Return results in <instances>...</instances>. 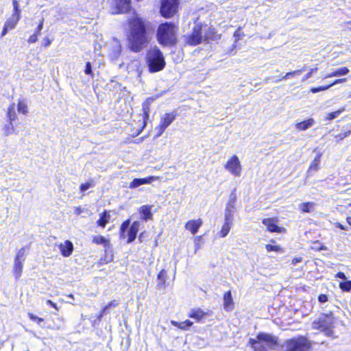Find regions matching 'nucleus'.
I'll use <instances>...</instances> for the list:
<instances>
[{
  "mask_svg": "<svg viewBox=\"0 0 351 351\" xmlns=\"http://www.w3.org/2000/svg\"><path fill=\"white\" fill-rule=\"evenodd\" d=\"M119 302L116 300H112L110 301L106 305H105L103 308L108 312V310L112 308H116L119 306Z\"/></svg>",
  "mask_w": 351,
  "mask_h": 351,
  "instance_id": "nucleus-42",
  "label": "nucleus"
},
{
  "mask_svg": "<svg viewBox=\"0 0 351 351\" xmlns=\"http://www.w3.org/2000/svg\"><path fill=\"white\" fill-rule=\"evenodd\" d=\"M17 110L19 113L24 115L28 113V106L26 102L23 99H19L17 103Z\"/></svg>",
  "mask_w": 351,
  "mask_h": 351,
  "instance_id": "nucleus-31",
  "label": "nucleus"
},
{
  "mask_svg": "<svg viewBox=\"0 0 351 351\" xmlns=\"http://www.w3.org/2000/svg\"><path fill=\"white\" fill-rule=\"evenodd\" d=\"M112 14H122L130 12L132 10L131 0H112L110 5Z\"/></svg>",
  "mask_w": 351,
  "mask_h": 351,
  "instance_id": "nucleus-12",
  "label": "nucleus"
},
{
  "mask_svg": "<svg viewBox=\"0 0 351 351\" xmlns=\"http://www.w3.org/2000/svg\"><path fill=\"white\" fill-rule=\"evenodd\" d=\"M224 168L234 177H240L242 172V166L237 156H232L224 165Z\"/></svg>",
  "mask_w": 351,
  "mask_h": 351,
  "instance_id": "nucleus-13",
  "label": "nucleus"
},
{
  "mask_svg": "<svg viewBox=\"0 0 351 351\" xmlns=\"http://www.w3.org/2000/svg\"><path fill=\"white\" fill-rule=\"evenodd\" d=\"M28 317L33 322H36L37 324L40 325L42 322L45 321V319L43 317H39L36 315H35L32 313H28L27 314Z\"/></svg>",
  "mask_w": 351,
  "mask_h": 351,
  "instance_id": "nucleus-37",
  "label": "nucleus"
},
{
  "mask_svg": "<svg viewBox=\"0 0 351 351\" xmlns=\"http://www.w3.org/2000/svg\"><path fill=\"white\" fill-rule=\"evenodd\" d=\"M92 242L96 245H102L104 247V252L106 253L110 248V241L101 235H95L92 237Z\"/></svg>",
  "mask_w": 351,
  "mask_h": 351,
  "instance_id": "nucleus-22",
  "label": "nucleus"
},
{
  "mask_svg": "<svg viewBox=\"0 0 351 351\" xmlns=\"http://www.w3.org/2000/svg\"><path fill=\"white\" fill-rule=\"evenodd\" d=\"M335 226L337 228H339L341 229V230H347V228L345 226H343L341 223H338V222L335 223Z\"/></svg>",
  "mask_w": 351,
  "mask_h": 351,
  "instance_id": "nucleus-61",
  "label": "nucleus"
},
{
  "mask_svg": "<svg viewBox=\"0 0 351 351\" xmlns=\"http://www.w3.org/2000/svg\"><path fill=\"white\" fill-rule=\"evenodd\" d=\"M47 328H49V329H51V330H58V329H59V327L57 326L54 324L52 326H48Z\"/></svg>",
  "mask_w": 351,
  "mask_h": 351,
  "instance_id": "nucleus-63",
  "label": "nucleus"
},
{
  "mask_svg": "<svg viewBox=\"0 0 351 351\" xmlns=\"http://www.w3.org/2000/svg\"><path fill=\"white\" fill-rule=\"evenodd\" d=\"M302 261L301 258H295L292 261L293 265H295L297 263H299Z\"/></svg>",
  "mask_w": 351,
  "mask_h": 351,
  "instance_id": "nucleus-64",
  "label": "nucleus"
},
{
  "mask_svg": "<svg viewBox=\"0 0 351 351\" xmlns=\"http://www.w3.org/2000/svg\"><path fill=\"white\" fill-rule=\"evenodd\" d=\"M13 5V11L11 16L14 18H16L18 19H21V9L19 7V3L18 0H12V1Z\"/></svg>",
  "mask_w": 351,
  "mask_h": 351,
  "instance_id": "nucleus-30",
  "label": "nucleus"
},
{
  "mask_svg": "<svg viewBox=\"0 0 351 351\" xmlns=\"http://www.w3.org/2000/svg\"><path fill=\"white\" fill-rule=\"evenodd\" d=\"M205 40H213L215 38V32L213 29L208 28V30L203 35Z\"/></svg>",
  "mask_w": 351,
  "mask_h": 351,
  "instance_id": "nucleus-33",
  "label": "nucleus"
},
{
  "mask_svg": "<svg viewBox=\"0 0 351 351\" xmlns=\"http://www.w3.org/2000/svg\"><path fill=\"white\" fill-rule=\"evenodd\" d=\"M179 26L174 22L160 23L156 30V40L162 47H174L178 43Z\"/></svg>",
  "mask_w": 351,
  "mask_h": 351,
  "instance_id": "nucleus-2",
  "label": "nucleus"
},
{
  "mask_svg": "<svg viewBox=\"0 0 351 351\" xmlns=\"http://www.w3.org/2000/svg\"><path fill=\"white\" fill-rule=\"evenodd\" d=\"M333 324L334 317L330 313L322 315L317 321L313 322V325L314 328L319 329L329 334L333 327Z\"/></svg>",
  "mask_w": 351,
  "mask_h": 351,
  "instance_id": "nucleus-11",
  "label": "nucleus"
},
{
  "mask_svg": "<svg viewBox=\"0 0 351 351\" xmlns=\"http://www.w3.org/2000/svg\"><path fill=\"white\" fill-rule=\"evenodd\" d=\"M344 25L346 27V28L351 31V20L350 21H346L344 23Z\"/></svg>",
  "mask_w": 351,
  "mask_h": 351,
  "instance_id": "nucleus-62",
  "label": "nucleus"
},
{
  "mask_svg": "<svg viewBox=\"0 0 351 351\" xmlns=\"http://www.w3.org/2000/svg\"><path fill=\"white\" fill-rule=\"evenodd\" d=\"M237 195L235 189L230 193L225 212V223L221 230V237H226L229 232L232 224V214L234 211Z\"/></svg>",
  "mask_w": 351,
  "mask_h": 351,
  "instance_id": "nucleus-6",
  "label": "nucleus"
},
{
  "mask_svg": "<svg viewBox=\"0 0 351 351\" xmlns=\"http://www.w3.org/2000/svg\"><path fill=\"white\" fill-rule=\"evenodd\" d=\"M43 25H44V19H41L36 29H40L42 31V29L43 28Z\"/></svg>",
  "mask_w": 351,
  "mask_h": 351,
  "instance_id": "nucleus-58",
  "label": "nucleus"
},
{
  "mask_svg": "<svg viewBox=\"0 0 351 351\" xmlns=\"http://www.w3.org/2000/svg\"><path fill=\"white\" fill-rule=\"evenodd\" d=\"M265 247L268 252H271V251L278 252L280 250V247L278 245H273L267 244V245H266Z\"/></svg>",
  "mask_w": 351,
  "mask_h": 351,
  "instance_id": "nucleus-48",
  "label": "nucleus"
},
{
  "mask_svg": "<svg viewBox=\"0 0 351 351\" xmlns=\"http://www.w3.org/2000/svg\"><path fill=\"white\" fill-rule=\"evenodd\" d=\"M113 260V254H108L107 252L105 253V255L100 258L99 263L101 265L108 264Z\"/></svg>",
  "mask_w": 351,
  "mask_h": 351,
  "instance_id": "nucleus-34",
  "label": "nucleus"
},
{
  "mask_svg": "<svg viewBox=\"0 0 351 351\" xmlns=\"http://www.w3.org/2000/svg\"><path fill=\"white\" fill-rule=\"evenodd\" d=\"M249 344L254 351H271L278 345V338L268 333L261 332L256 339H250Z\"/></svg>",
  "mask_w": 351,
  "mask_h": 351,
  "instance_id": "nucleus-4",
  "label": "nucleus"
},
{
  "mask_svg": "<svg viewBox=\"0 0 351 351\" xmlns=\"http://www.w3.org/2000/svg\"><path fill=\"white\" fill-rule=\"evenodd\" d=\"M350 134V131H348L343 133H341L337 136H335L336 141L339 142L340 141L344 139L345 138L348 137Z\"/></svg>",
  "mask_w": 351,
  "mask_h": 351,
  "instance_id": "nucleus-47",
  "label": "nucleus"
},
{
  "mask_svg": "<svg viewBox=\"0 0 351 351\" xmlns=\"http://www.w3.org/2000/svg\"><path fill=\"white\" fill-rule=\"evenodd\" d=\"M60 254L64 257L70 256L73 251V243L69 240H66L63 243H60L58 245Z\"/></svg>",
  "mask_w": 351,
  "mask_h": 351,
  "instance_id": "nucleus-20",
  "label": "nucleus"
},
{
  "mask_svg": "<svg viewBox=\"0 0 351 351\" xmlns=\"http://www.w3.org/2000/svg\"><path fill=\"white\" fill-rule=\"evenodd\" d=\"M315 206V203L313 202H305L299 205L300 209L304 213H310L313 210Z\"/></svg>",
  "mask_w": 351,
  "mask_h": 351,
  "instance_id": "nucleus-32",
  "label": "nucleus"
},
{
  "mask_svg": "<svg viewBox=\"0 0 351 351\" xmlns=\"http://www.w3.org/2000/svg\"><path fill=\"white\" fill-rule=\"evenodd\" d=\"M346 81H347L346 78L337 79V80H335L333 82V83H332L331 84H332V86H333V85H335V84H338L346 82Z\"/></svg>",
  "mask_w": 351,
  "mask_h": 351,
  "instance_id": "nucleus-56",
  "label": "nucleus"
},
{
  "mask_svg": "<svg viewBox=\"0 0 351 351\" xmlns=\"http://www.w3.org/2000/svg\"><path fill=\"white\" fill-rule=\"evenodd\" d=\"M46 303L57 311L59 309V307L57 306V304L51 300H47Z\"/></svg>",
  "mask_w": 351,
  "mask_h": 351,
  "instance_id": "nucleus-55",
  "label": "nucleus"
},
{
  "mask_svg": "<svg viewBox=\"0 0 351 351\" xmlns=\"http://www.w3.org/2000/svg\"><path fill=\"white\" fill-rule=\"evenodd\" d=\"M202 225V220L201 219H191L186 221L184 225L186 230H189L192 234H195L199 228Z\"/></svg>",
  "mask_w": 351,
  "mask_h": 351,
  "instance_id": "nucleus-19",
  "label": "nucleus"
},
{
  "mask_svg": "<svg viewBox=\"0 0 351 351\" xmlns=\"http://www.w3.org/2000/svg\"><path fill=\"white\" fill-rule=\"evenodd\" d=\"M262 222L267 227V230L271 232L282 233L285 231L284 228H280L277 225L276 219L267 218L264 219Z\"/></svg>",
  "mask_w": 351,
  "mask_h": 351,
  "instance_id": "nucleus-16",
  "label": "nucleus"
},
{
  "mask_svg": "<svg viewBox=\"0 0 351 351\" xmlns=\"http://www.w3.org/2000/svg\"><path fill=\"white\" fill-rule=\"evenodd\" d=\"M145 60L147 69L151 73L163 70L166 65L165 57L158 47H154L147 51Z\"/></svg>",
  "mask_w": 351,
  "mask_h": 351,
  "instance_id": "nucleus-3",
  "label": "nucleus"
},
{
  "mask_svg": "<svg viewBox=\"0 0 351 351\" xmlns=\"http://www.w3.org/2000/svg\"><path fill=\"white\" fill-rule=\"evenodd\" d=\"M171 324L180 330H187L193 326V322L189 319H186L185 321L180 322L171 320Z\"/></svg>",
  "mask_w": 351,
  "mask_h": 351,
  "instance_id": "nucleus-26",
  "label": "nucleus"
},
{
  "mask_svg": "<svg viewBox=\"0 0 351 351\" xmlns=\"http://www.w3.org/2000/svg\"><path fill=\"white\" fill-rule=\"evenodd\" d=\"M304 71H305V67H302L301 69L295 70L293 71L288 72L286 73V75L282 78L284 80H287L291 77L294 76L295 75H299L302 73Z\"/></svg>",
  "mask_w": 351,
  "mask_h": 351,
  "instance_id": "nucleus-36",
  "label": "nucleus"
},
{
  "mask_svg": "<svg viewBox=\"0 0 351 351\" xmlns=\"http://www.w3.org/2000/svg\"><path fill=\"white\" fill-rule=\"evenodd\" d=\"M155 99L156 97H148L145 99V101L143 102L142 105L143 118V124L142 128H145L147 124V121L149 117L150 106Z\"/></svg>",
  "mask_w": 351,
  "mask_h": 351,
  "instance_id": "nucleus-18",
  "label": "nucleus"
},
{
  "mask_svg": "<svg viewBox=\"0 0 351 351\" xmlns=\"http://www.w3.org/2000/svg\"><path fill=\"white\" fill-rule=\"evenodd\" d=\"M140 226L138 221H134L130 224V219H125L119 226V238L126 239L127 243L133 242L137 237Z\"/></svg>",
  "mask_w": 351,
  "mask_h": 351,
  "instance_id": "nucleus-5",
  "label": "nucleus"
},
{
  "mask_svg": "<svg viewBox=\"0 0 351 351\" xmlns=\"http://www.w3.org/2000/svg\"><path fill=\"white\" fill-rule=\"evenodd\" d=\"M332 77H337V71H335L325 76V78H330Z\"/></svg>",
  "mask_w": 351,
  "mask_h": 351,
  "instance_id": "nucleus-60",
  "label": "nucleus"
},
{
  "mask_svg": "<svg viewBox=\"0 0 351 351\" xmlns=\"http://www.w3.org/2000/svg\"><path fill=\"white\" fill-rule=\"evenodd\" d=\"M336 71L338 77L347 75L349 73L350 70L348 69V68L343 66L339 68L338 69L336 70Z\"/></svg>",
  "mask_w": 351,
  "mask_h": 351,
  "instance_id": "nucleus-46",
  "label": "nucleus"
},
{
  "mask_svg": "<svg viewBox=\"0 0 351 351\" xmlns=\"http://www.w3.org/2000/svg\"><path fill=\"white\" fill-rule=\"evenodd\" d=\"M38 37L36 34H32L27 39V42L29 44L36 43L38 40Z\"/></svg>",
  "mask_w": 351,
  "mask_h": 351,
  "instance_id": "nucleus-51",
  "label": "nucleus"
},
{
  "mask_svg": "<svg viewBox=\"0 0 351 351\" xmlns=\"http://www.w3.org/2000/svg\"><path fill=\"white\" fill-rule=\"evenodd\" d=\"M179 0H162L160 12L166 19L172 17L178 10Z\"/></svg>",
  "mask_w": 351,
  "mask_h": 351,
  "instance_id": "nucleus-10",
  "label": "nucleus"
},
{
  "mask_svg": "<svg viewBox=\"0 0 351 351\" xmlns=\"http://www.w3.org/2000/svg\"><path fill=\"white\" fill-rule=\"evenodd\" d=\"M285 348L286 351H309L311 344L306 338L299 337L287 340Z\"/></svg>",
  "mask_w": 351,
  "mask_h": 351,
  "instance_id": "nucleus-8",
  "label": "nucleus"
},
{
  "mask_svg": "<svg viewBox=\"0 0 351 351\" xmlns=\"http://www.w3.org/2000/svg\"><path fill=\"white\" fill-rule=\"evenodd\" d=\"M85 74L90 75L91 77H94L93 72L92 71V65L90 62H87L86 63L85 69H84Z\"/></svg>",
  "mask_w": 351,
  "mask_h": 351,
  "instance_id": "nucleus-43",
  "label": "nucleus"
},
{
  "mask_svg": "<svg viewBox=\"0 0 351 351\" xmlns=\"http://www.w3.org/2000/svg\"><path fill=\"white\" fill-rule=\"evenodd\" d=\"M234 304L233 302L231 291H228L223 295V308L227 311H230L234 308Z\"/></svg>",
  "mask_w": 351,
  "mask_h": 351,
  "instance_id": "nucleus-25",
  "label": "nucleus"
},
{
  "mask_svg": "<svg viewBox=\"0 0 351 351\" xmlns=\"http://www.w3.org/2000/svg\"><path fill=\"white\" fill-rule=\"evenodd\" d=\"M25 256V248H21L15 258H14V263L12 269L13 276L16 280H19L21 276L23 271V261H24Z\"/></svg>",
  "mask_w": 351,
  "mask_h": 351,
  "instance_id": "nucleus-15",
  "label": "nucleus"
},
{
  "mask_svg": "<svg viewBox=\"0 0 351 351\" xmlns=\"http://www.w3.org/2000/svg\"><path fill=\"white\" fill-rule=\"evenodd\" d=\"M243 36V33L241 32L240 28H239L234 33V36L235 37V41H237L240 39L241 36Z\"/></svg>",
  "mask_w": 351,
  "mask_h": 351,
  "instance_id": "nucleus-52",
  "label": "nucleus"
},
{
  "mask_svg": "<svg viewBox=\"0 0 351 351\" xmlns=\"http://www.w3.org/2000/svg\"><path fill=\"white\" fill-rule=\"evenodd\" d=\"M125 35L129 51L139 53L146 48L151 41L150 23L135 12L126 21Z\"/></svg>",
  "mask_w": 351,
  "mask_h": 351,
  "instance_id": "nucleus-1",
  "label": "nucleus"
},
{
  "mask_svg": "<svg viewBox=\"0 0 351 351\" xmlns=\"http://www.w3.org/2000/svg\"><path fill=\"white\" fill-rule=\"evenodd\" d=\"M318 300L321 303H324V302L328 301V296L326 295H325V294H321L318 297Z\"/></svg>",
  "mask_w": 351,
  "mask_h": 351,
  "instance_id": "nucleus-54",
  "label": "nucleus"
},
{
  "mask_svg": "<svg viewBox=\"0 0 351 351\" xmlns=\"http://www.w3.org/2000/svg\"><path fill=\"white\" fill-rule=\"evenodd\" d=\"M159 179H160V177L154 176L141 178L143 184H151L152 182L156 181Z\"/></svg>",
  "mask_w": 351,
  "mask_h": 351,
  "instance_id": "nucleus-38",
  "label": "nucleus"
},
{
  "mask_svg": "<svg viewBox=\"0 0 351 351\" xmlns=\"http://www.w3.org/2000/svg\"><path fill=\"white\" fill-rule=\"evenodd\" d=\"M315 123V120L312 118L308 119L307 120L298 123L295 125V128L300 131H304L313 126Z\"/></svg>",
  "mask_w": 351,
  "mask_h": 351,
  "instance_id": "nucleus-29",
  "label": "nucleus"
},
{
  "mask_svg": "<svg viewBox=\"0 0 351 351\" xmlns=\"http://www.w3.org/2000/svg\"><path fill=\"white\" fill-rule=\"evenodd\" d=\"M51 43V40L48 37L46 36L43 38L42 41V46L45 48L48 47Z\"/></svg>",
  "mask_w": 351,
  "mask_h": 351,
  "instance_id": "nucleus-50",
  "label": "nucleus"
},
{
  "mask_svg": "<svg viewBox=\"0 0 351 351\" xmlns=\"http://www.w3.org/2000/svg\"><path fill=\"white\" fill-rule=\"evenodd\" d=\"M145 234H146V232H145V231H143V232H141L139 234V235H138V241H139L140 243H143V242H144V241H146V239H145Z\"/></svg>",
  "mask_w": 351,
  "mask_h": 351,
  "instance_id": "nucleus-53",
  "label": "nucleus"
},
{
  "mask_svg": "<svg viewBox=\"0 0 351 351\" xmlns=\"http://www.w3.org/2000/svg\"><path fill=\"white\" fill-rule=\"evenodd\" d=\"M143 185L141 178H134L132 182L130 183L129 187L130 189H135L138 187L139 186Z\"/></svg>",
  "mask_w": 351,
  "mask_h": 351,
  "instance_id": "nucleus-39",
  "label": "nucleus"
},
{
  "mask_svg": "<svg viewBox=\"0 0 351 351\" xmlns=\"http://www.w3.org/2000/svg\"><path fill=\"white\" fill-rule=\"evenodd\" d=\"M208 315L207 312L204 311L199 308H193L188 315L189 317L194 319L197 322L202 321Z\"/></svg>",
  "mask_w": 351,
  "mask_h": 351,
  "instance_id": "nucleus-23",
  "label": "nucleus"
},
{
  "mask_svg": "<svg viewBox=\"0 0 351 351\" xmlns=\"http://www.w3.org/2000/svg\"><path fill=\"white\" fill-rule=\"evenodd\" d=\"M95 183L93 181L86 182L85 183L81 184L80 186V189L82 192H84L88 190L90 187L94 186Z\"/></svg>",
  "mask_w": 351,
  "mask_h": 351,
  "instance_id": "nucleus-40",
  "label": "nucleus"
},
{
  "mask_svg": "<svg viewBox=\"0 0 351 351\" xmlns=\"http://www.w3.org/2000/svg\"><path fill=\"white\" fill-rule=\"evenodd\" d=\"M317 69H317V67H315V68H312V69H310V71H309V72H308V73H306V75L302 77V82H304V81H306V80H308L309 78H311V77L313 76V75L315 72H317Z\"/></svg>",
  "mask_w": 351,
  "mask_h": 351,
  "instance_id": "nucleus-44",
  "label": "nucleus"
},
{
  "mask_svg": "<svg viewBox=\"0 0 351 351\" xmlns=\"http://www.w3.org/2000/svg\"><path fill=\"white\" fill-rule=\"evenodd\" d=\"M152 205H143L138 209V213L141 220L147 221L153 219V213L152 211Z\"/></svg>",
  "mask_w": 351,
  "mask_h": 351,
  "instance_id": "nucleus-17",
  "label": "nucleus"
},
{
  "mask_svg": "<svg viewBox=\"0 0 351 351\" xmlns=\"http://www.w3.org/2000/svg\"><path fill=\"white\" fill-rule=\"evenodd\" d=\"M321 157L322 154L318 153L317 156L314 158L310 165V167L307 171V176H310L312 173L315 172L319 169Z\"/></svg>",
  "mask_w": 351,
  "mask_h": 351,
  "instance_id": "nucleus-27",
  "label": "nucleus"
},
{
  "mask_svg": "<svg viewBox=\"0 0 351 351\" xmlns=\"http://www.w3.org/2000/svg\"><path fill=\"white\" fill-rule=\"evenodd\" d=\"M332 86V84H329L328 86H319V87H316V88H312L311 89V91L313 93H317L320 92V91L326 90L328 89L329 88H330Z\"/></svg>",
  "mask_w": 351,
  "mask_h": 351,
  "instance_id": "nucleus-45",
  "label": "nucleus"
},
{
  "mask_svg": "<svg viewBox=\"0 0 351 351\" xmlns=\"http://www.w3.org/2000/svg\"><path fill=\"white\" fill-rule=\"evenodd\" d=\"M83 212V210L82 209L81 207L78 206V207H75L74 208V213L76 215H80Z\"/></svg>",
  "mask_w": 351,
  "mask_h": 351,
  "instance_id": "nucleus-57",
  "label": "nucleus"
},
{
  "mask_svg": "<svg viewBox=\"0 0 351 351\" xmlns=\"http://www.w3.org/2000/svg\"><path fill=\"white\" fill-rule=\"evenodd\" d=\"M7 124L3 127L5 135L9 136L12 134H17L16 127L20 124L19 118L16 112V106L14 103L10 104L6 112Z\"/></svg>",
  "mask_w": 351,
  "mask_h": 351,
  "instance_id": "nucleus-7",
  "label": "nucleus"
},
{
  "mask_svg": "<svg viewBox=\"0 0 351 351\" xmlns=\"http://www.w3.org/2000/svg\"><path fill=\"white\" fill-rule=\"evenodd\" d=\"M110 215L109 211L105 210L99 215V218L97 221L98 226L104 228L110 220Z\"/></svg>",
  "mask_w": 351,
  "mask_h": 351,
  "instance_id": "nucleus-28",
  "label": "nucleus"
},
{
  "mask_svg": "<svg viewBox=\"0 0 351 351\" xmlns=\"http://www.w3.org/2000/svg\"><path fill=\"white\" fill-rule=\"evenodd\" d=\"M19 21V19L12 16L8 18L4 23L1 32V37H3L5 35H6L8 31L13 29L16 26Z\"/></svg>",
  "mask_w": 351,
  "mask_h": 351,
  "instance_id": "nucleus-21",
  "label": "nucleus"
},
{
  "mask_svg": "<svg viewBox=\"0 0 351 351\" xmlns=\"http://www.w3.org/2000/svg\"><path fill=\"white\" fill-rule=\"evenodd\" d=\"M167 272L165 269H161L157 274V287L159 289H165L167 287Z\"/></svg>",
  "mask_w": 351,
  "mask_h": 351,
  "instance_id": "nucleus-24",
  "label": "nucleus"
},
{
  "mask_svg": "<svg viewBox=\"0 0 351 351\" xmlns=\"http://www.w3.org/2000/svg\"><path fill=\"white\" fill-rule=\"evenodd\" d=\"M344 111V108L339 109L335 112L328 113L326 115V119L331 121L338 117L341 112Z\"/></svg>",
  "mask_w": 351,
  "mask_h": 351,
  "instance_id": "nucleus-35",
  "label": "nucleus"
},
{
  "mask_svg": "<svg viewBox=\"0 0 351 351\" xmlns=\"http://www.w3.org/2000/svg\"><path fill=\"white\" fill-rule=\"evenodd\" d=\"M339 287L341 289L344 291H350L351 290V281L348 280L346 282H341Z\"/></svg>",
  "mask_w": 351,
  "mask_h": 351,
  "instance_id": "nucleus-41",
  "label": "nucleus"
},
{
  "mask_svg": "<svg viewBox=\"0 0 351 351\" xmlns=\"http://www.w3.org/2000/svg\"><path fill=\"white\" fill-rule=\"evenodd\" d=\"M177 117L175 112L165 113L160 119V123L156 126L157 136H160L165 130L173 122Z\"/></svg>",
  "mask_w": 351,
  "mask_h": 351,
  "instance_id": "nucleus-14",
  "label": "nucleus"
},
{
  "mask_svg": "<svg viewBox=\"0 0 351 351\" xmlns=\"http://www.w3.org/2000/svg\"><path fill=\"white\" fill-rule=\"evenodd\" d=\"M336 277L342 280H346V276L344 273L339 272L336 274Z\"/></svg>",
  "mask_w": 351,
  "mask_h": 351,
  "instance_id": "nucleus-59",
  "label": "nucleus"
},
{
  "mask_svg": "<svg viewBox=\"0 0 351 351\" xmlns=\"http://www.w3.org/2000/svg\"><path fill=\"white\" fill-rule=\"evenodd\" d=\"M202 25H195L191 32L184 36V44L185 46H196L202 43L203 38Z\"/></svg>",
  "mask_w": 351,
  "mask_h": 351,
  "instance_id": "nucleus-9",
  "label": "nucleus"
},
{
  "mask_svg": "<svg viewBox=\"0 0 351 351\" xmlns=\"http://www.w3.org/2000/svg\"><path fill=\"white\" fill-rule=\"evenodd\" d=\"M108 313L104 308H102L100 311L99 312L98 315H97V319L95 321V322L97 321L98 323H99L101 321V319L104 314Z\"/></svg>",
  "mask_w": 351,
  "mask_h": 351,
  "instance_id": "nucleus-49",
  "label": "nucleus"
}]
</instances>
